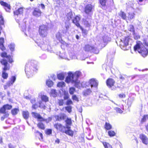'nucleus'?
<instances>
[{"instance_id":"nucleus-16","label":"nucleus","mask_w":148,"mask_h":148,"mask_svg":"<svg viewBox=\"0 0 148 148\" xmlns=\"http://www.w3.org/2000/svg\"><path fill=\"white\" fill-rule=\"evenodd\" d=\"M54 127L57 130L62 132H64L66 127L62 126L61 124L59 123H57L54 125Z\"/></svg>"},{"instance_id":"nucleus-39","label":"nucleus","mask_w":148,"mask_h":148,"mask_svg":"<svg viewBox=\"0 0 148 148\" xmlns=\"http://www.w3.org/2000/svg\"><path fill=\"white\" fill-rule=\"evenodd\" d=\"M19 111L18 109L17 108H14L11 111V113L13 115L16 114Z\"/></svg>"},{"instance_id":"nucleus-51","label":"nucleus","mask_w":148,"mask_h":148,"mask_svg":"<svg viewBox=\"0 0 148 148\" xmlns=\"http://www.w3.org/2000/svg\"><path fill=\"white\" fill-rule=\"evenodd\" d=\"M80 27L81 29L82 30V33L83 35H86L88 33V31L86 29H83L81 27Z\"/></svg>"},{"instance_id":"nucleus-6","label":"nucleus","mask_w":148,"mask_h":148,"mask_svg":"<svg viewBox=\"0 0 148 148\" xmlns=\"http://www.w3.org/2000/svg\"><path fill=\"white\" fill-rule=\"evenodd\" d=\"M48 27L45 25H42L39 26V34L42 37L47 36L48 33Z\"/></svg>"},{"instance_id":"nucleus-42","label":"nucleus","mask_w":148,"mask_h":148,"mask_svg":"<svg viewBox=\"0 0 148 148\" xmlns=\"http://www.w3.org/2000/svg\"><path fill=\"white\" fill-rule=\"evenodd\" d=\"M65 84L63 82H59L57 84V86L59 87H63L65 86Z\"/></svg>"},{"instance_id":"nucleus-36","label":"nucleus","mask_w":148,"mask_h":148,"mask_svg":"<svg viewBox=\"0 0 148 148\" xmlns=\"http://www.w3.org/2000/svg\"><path fill=\"white\" fill-rule=\"evenodd\" d=\"M105 128L107 130H110L112 128V125L109 123L106 122L105 123Z\"/></svg>"},{"instance_id":"nucleus-9","label":"nucleus","mask_w":148,"mask_h":148,"mask_svg":"<svg viewBox=\"0 0 148 148\" xmlns=\"http://www.w3.org/2000/svg\"><path fill=\"white\" fill-rule=\"evenodd\" d=\"M115 83V81L112 78L108 79L106 82L107 86L112 90H114L116 89V87L114 86Z\"/></svg>"},{"instance_id":"nucleus-58","label":"nucleus","mask_w":148,"mask_h":148,"mask_svg":"<svg viewBox=\"0 0 148 148\" xmlns=\"http://www.w3.org/2000/svg\"><path fill=\"white\" fill-rule=\"evenodd\" d=\"M58 103L59 106H62L64 103L63 100L62 99L59 100L58 101Z\"/></svg>"},{"instance_id":"nucleus-52","label":"nucleus","mask_w":148,"mask_h":148,"mask_svg":"<svg viewBox=\"0 0 148 148\" xmlns=\"http://www.w3.org/2000/svg\"><path fill=\"white\" fill-rule=\"evenodd\" d=\"M133 34L134 35V38L135 39L137 40L140 38V36L138 34H136L135 32Z\"/></svg>"},{"instance_id":"nucleus-28","label":"nucleus","mask_w":148,"mask_h":148,"mask_svg":"<svg viewBox=\"0 0 148 148\" xmlns=\"http://www.w3.org/2000/svg\"><path fill=\"white\" fill-rule=\"evenodd\" d=\"M22 115L24 118L25 119H28L29 116V113L27 111H23Z\"/></svg>"},{"instance_id":"nucleus-31","label":"nucleus","mask_w":148,"mask_h":148,"mask_svg":"<svg viewBox=\"0 0 148 148\" xmlns=\"http://www.w3.org/2000/svg\"><path fill=\"white\" fill-rule=\"evenodd\" d=\"M40 47L43 50H47L48 51H51L48 49V47L47 45L46 44H42L41 46H40Z\"/></svg>"},{"instance_id":"nucleus-21","label":"nucleus","mask_w":148,"mask_h":148,"mask_svg":"<svg viewBox=\"0 0 148 148\" xmlns=\"http://www.w3.org/2000/svg\"><path fill=\"white\" fill-rule=\"evenodd\" d=\"M0 3L1 5L5 7V9L7 12H10L11 8L10 5L9 4L1 1H0Z\"/></svg>"},{"instance_id":"nucleus-35","label":"nucleus","mask_w":148,"mask_h":148,"mask_svg":"<svg viewBox=\"0 0 148 148\" xmlns=\"http://www.w3.org/2000/svg\"><path fill=\"white\" fill-rule=\"evenodd\" d=\"M41 99L42 101L46 102L48 101V97L46 95H43L41 96Z\"/></svg>"},{"instance_id":"nucleus-43","label":"nucleus","mask_w":148,"mask_h":148,"mask_svg":"<svg viewBox=\"0 0 148 148\" xmlns=\"http://www.w3.org/2000/svg\"><path fill=\"white\" fill-rule=\"evenodd\" d=\"M142 10V8L140 7H139L136 8V9H134V10H133V11H134L136 13H139L141 12Z\"/></svg>"},{"instance_id":"nucleus-59","label":"nucleus","mask_w":148,"mask_h":148,"mask_svg":"<svg viewBox=\"0 0 148 148\" xmlns=\"http://www.w3.org/2000/svg\"><path fill=\"white\" fill-rule=\"evenodd\" d=\"M66 104L67 105L72 104H73L72 101L71 99H68L66 103Z\"/></svg>"},{"instance_id":"nucleus-23","label":"nucleus","mask_w":148,"mask_h":148,"mask_svg":"<svg viewBox=\"0 0 148 148\" xmlns=\"http://www.w3.org/2000/svg\"><path fill=\"white\" fill-rule=\"evenodd\" d=\"M23 11V8L21 7L18 10L14 12L15 15L18 16L19 15H22Z\"/></svg>"},{"instance_id":"nucleus-50","label":"nucleus","mask_w":148,"mask_h":148,"mask_svg":"<svg viewBox=\"0 0 148 148\" xmlns=\"http://www.w3.org/2000/svg\"><path fill=\"white\" fill-rule=\"evenodd\" d=\"M75 91V89L74 87L70 88L69 90V92L71 95H73Z\"/></svg>"},{"instance_id":"nucleus-56","label":"nucleus","mask_w":148,"mask_h":148,"mask_svg":"<svg viewBox=\"0 0 148 148\" xmlns=\"http://www.w3.org/2000/svg\"><path fill=\"white\" fill-rule=\"evenodd\" d=\"M65 121L66 124L68 125H70L71 123V119L68 118Z\"/></svg>"},{"instance_id":"nucleus-24","label":"nucleus","mask_w":148,"mask_h":148,"mask_svg":"<svg viewBox=\"0 0 148 148\" xmlns=\"http://www.w3.org/2000/svg\"><path fill=\"white\" fill-rule=\"evenodd\" d=\"M66 116V115L64 114H61L59 115L56 116L55 118L57 120L60 121L64 119Z\"/></svg>"},{"instance_id":"nucleus-61","label":"nucleus","mask_w":148,"mask_h":148,"mask_svg":"<svg viewBox=\"0 0 148 148\" xmlns=\"http://www.w3.org/2000/svg\"><path fill=\"white\" fill-rule=\"evenodd\" d=\"M52 133V130L51 129H47L46 131V133L47 134L49 135Z\"/></svg>"},{"instance_id":"nucleus-20","label":"nucleus","mask_w":148,"mask_h":148,"mask_svg":"<svg viewBox=\"0 0 148 148\" xmlns=\"http://www.w3.org/2000/svg\"><path fill=\"white\" fill-rule=\"evenodd\" d=\"M70 127L66 125V127L63 132L69 136H72L73 135V132L70 129Z\"/></svg>"},{"instance_id":"nucleus-4","label":"nucleus","mask_w":148,"mask_h":148,"mask_svg":"<svg viewBox=\"0 0 148 148\" xmlns=\"http://www.w3.org/2000/svg\"><path fill=\"white\" fill-rule=\"evenodd\" d=\"M130 39L129 37H125L122 39L121 40L119 43L120 48L124 50H129L130 48V46L129 44V42Z\"/></svg>"},{"instance_id":"nucleus-48","label":"nucleus","mask_w":148,"mask_h":148,"mask_svg":"<svg viewBox=\"0 0 148 148\" xmlns=\"http://www.w3.org/2000/svg\"><path fill=\"white\" fill-rule=\"evenodd\" d=\"M114 110L116 111V112L117 113L121 114L123 112L122 110L120 108H114Z\"/></svg>"},{"instance_id":"nucleus-41","label":"nucleus","mask_w":148,"mask_h":148,"mask_svg":"<svg viewBox=\"0 0 148 148\" xmlns=\"http://www.w3.org/2000/svg\"><path fill=\"white\" fill-rule=\"evenodd\" d=\"M148 119V115H144L143 118H142L141 121V123H143L145 122Z\"/></svg>"},{"instance_id":"nucleus-55","label":"nucleus","mask_w":148,"mask_h":148,"mask_svg":"<svg viewBox=\"0 0 148 148\" xmlns=\"http://www.w3.org/2000/svg\"><path fill=\"white\" fill-rule=\"evenodd\" d=\"M0 23L1 25H4L3 18L1 15L0 14Z\"/></svg>"},{"instance_id":"nucleus-26","label":"nucleus","mask_w":148,"mask_h":148,"mask_svg":"<svg viewBox=\"0 0 148 148\" xmlns=\"http://www.w3.org/2000/svg\"><path fill=\"white\" fill-rule=\"evenodd\" d=\"M92 92V91L90 89H88L84 90L82 93L84 95L87 96L90 95Z\"/></svg>"},{"instance_id":"nucleus-53","label":"nucleus","mask_w":148,"mask_h":148,"mask_svg":"<svg viewBox=\"0 0 148 148\" xmlns=\"http://www.w3.org/2000/svg\"><path fill=\"white\" fill-rule=\"evenodd\" d=\"M69 94L67 92L65 91L64 93V99H67L69 98Z\"/></svg>"},{"instance_id":"nucleus-47","label":"nucleus","mask_w":148,"mask_h":148,"mask_svg":"<svg viewBox=\"0 0 148 148\" xmlns=\"http://www.w3.org/2000/svg\"><path fill=\"white\" fill-rule=\"evenodd\" d=\"M38 127L41 129H44L45 128L44 125L42 123L40 122L38 124Z\"/></svg>"},{"instance_id":"nucleus-63","label":"nucleus","mask_w":148,"mask_h":148,"mask_svg":"<svg viewBox=\"0 0 148 148\" xmlns=\"http://www.w3.org/2000/svg\"><path fill=\"white\" fill-rule=\"evenodd\" d=\"M38 105L36 103L33 104L32 106V108L34 109H36L38 107Z\"/></svg>"},{"instance_id":"nucleus-12","label":"nucleus","mask_w":148,"mask_h":148,"mask_svg":"<svg viewBox=\"0 0 148 148\" xmlns=\"http://www.w3.org/2000/svg\"><path fill=\"white\" fill-rule=\"evenodd\" d=\"M89 83L91 88H93L95 89H96L98 84V82L97 80L95 79L92 78L89 80Z\"/></svg>"},{"instance_id":"nucleus-17","label":"nucleus","mask_w":148,"mask_h":148,"mask_svg":"<svg viewBox=\"0 0 148 148\" xmlns=\"http://www.w3.org/2000/svg\"><path fill=\"white\" fill-rule=\"evenodd\" d=\"M108 0H100V3L102 5V8L103 9L106 10L110 8V5H106V3Z\"/></svg>"},{"instance_id":"nucleus-22","label":"nucleus","mask_w":148,"mask_h":148,"mask_svg":"<svg viewBox=\"0 0 148 148\" xmlns=\"http://www.w3.org/2000/svg\"><path fill=\"white\" fill-rule=\"evenodd\" d=\"M16 80V77L15 76H12L10 78L9 81L7 83V85L8 86H10L13 85Z\"/></svg>"},{"instance_id":"nucleus-10","label":"nucleus","mask_w":148,"mask_h":148,"mask_svg":"<svg viewBox=\"0 0 148 148\" xmlns=\"http://www.w3.org/2000/svg\"><path fill=\"white\" fill-rule=\"evenodd\" d=\"M97 43L98 44H102L103 42L106 43L110 40V38L105 35L103 37H97Z\"/></svg>"},{"instance_id":"nucleus-44","label":"nucleus","mask_w":148,"mask_h":148,"mask_svg":"<svg viewBox=\"0 0 148 148\" xmlns=\"http://www.w3.org/2000/svg\"><path fill=\"white\" fill-rule=\"evenodd\" d=\"M50 93L51 95L54 97H56L57 95V92L55 90L52 89Z\"/></svg>"},{"instance_id":"nucleus-60","label":"nucleus","mask_w":148,"mask_h":148,"mask_svg":"<svg viewBox=\"0 0 148 148\" xmlns=\"http://www.w3.org/2000/svg\"><path fill=\"white\" fill-rule=\"evenodd\" d=\"M7 60H8V61L10 62V63H12V58L10 56H8L7 57V58H6Z\"/></svg>"},{"instance_id":"nucleus-1","label":"nucleus","mask_w":148,"mask_h":148,"mask_svg":"<svg viewBox=\"0 0 148 148\" xmlns=\"http://www.w3.org/2000/svg\"><path fill=\"white\" fill-rule=\"evenodd\" d=\"M82 76V73L79 71H77L74 73L73 74L71 72L68 73V76L66 77L65 82L69 83L71 82L74 84L75 86L78 88L81 87H84L85 86L84 84V82L81 83L78 80V78Z\"/></svg>"},{"instance_id":"nucleus-64","label":"nucleus","mask_w":148,"mask_h":148,"mask_svg":"<svg viewBox=\"0 0 148 148\" xmlns=\"http://www.w3.org/2000/svg\"><path fill=\"white\" fill-rule=\"evenodd\" d=\"M8 56H7V53L5 52H3V53H2L1 54V56L2 57H6V58H7V57Z\"/></svg>"},{"instance_id":"nucleus-45","label":"nucleus","mask_w":148,"mask_h":148,"mask_svg":"<svg viewBox=\"0 0 148 148\" xmlns=\"http://www.w3.org/2000/svg\"><path fill=\"white\" fill-rule=\"evenodd\" d=\"M102 143L104 146L105 148H112V146L109 143L106 142H102Z\"/></svg>"},{"instance_id":"nucleus-40","label":"nucleus","mask_w":148,"mask_h":148,"mask_svg":"<svg viewBox=\"0 0 148 148\" xmlns=\"http://www.w3.org/2000/svg\"><path fill=\"white\" fill-rule=\"evenodd\" d=\"M128 29L129 31L132 32L133 33V34L134 33L135 30L134 27L133 25H130L129 26Z\"/></svg>"},{"instance_id":"nucleus-2","label":"nucleus","mask_w":148,"mask_h":148,"mask_svg":"<svg viewBox=\"0 0 148 148\" xmlns=\"http://www.w3.org/2000/svg\"><path fill=\"white\" fill-rule=\"evenodd\" d=\"M36 62L32 61L27 63L25 67V71L28 77L32 76L37 70Z\"/></svg>"},{"instance_id":"nucleus-57","label":"nucleus","mask_w":148,"mask_h":148,"mask_svg":"<svg viewBox=\"0 0 148 148\" xmlns=\"http://www.w3.org/2000/svg\"><path fill=\"white\" fill-rule=\"evenodd\" d=\"M66 110L69 113L71 111V106H68L66 107Z\"/></svg>"},{"instance_id":"nucleus-11","label":"nucleus","mask_w":148,"mask_h":148,"mask_svg":"<svg viewBox=\"0 0 148 148\" xmlns=\"http://www.w3.org/2000/svg\"><path fill=\"white\" fill-rule=\"evenodd\" d=\"M32 114L34 117L37 118L39 121H45L47 123L49 121L51 120V118H49L48 121H47V119H43L39 114L37 113L32 112Z\"/></svg>"},{"instance_id":"nucleus-7","label":"nucleus","mask_w":148,"mask_h":148,"mask_svg":"<svg viewBox=\"0 0 148 148\" xmlns=\"http://www.w3.org/2000/svg\"><path fill=\"white\" fill-rule=\"evenodd\" d=\"M84 50L86 51L93 52L95 54H98L99 53V50L96 47L89 44L85 45L84 47Z\"/></svg>"},{"instance_id":"nucleus-38","label":"nucleus","mask_w":148,"mask_h":148,"mask_svg":"<svg viewBox=\"0 0 148 148\" xmlns=\"http://www.w3.org/2000/svg\"><path fill=\"white\" fill-rule=\"evenodd\" d=\"M67 17L68 20H70V19L72 18L73 17V14L72 12H70L68 13L67 15Z\"/></svg>"},{"instance_id":"nucleus-14","label":"nucleus","mask_w":148,"mask_h":148,"mask_svg":"<svg viewBox=\"0 0 148 148\" xmlns=\"http://www.w3.org/2000/svg\"><path fill=\"white\" fill-rule=\"evenodd\" d=\"M139 138L143 143L146 145L148 144V138L145 135L143 134H140Z\"/></svg>"},{"instance_id":"nucleus-29","label":"nucleus","mask_w":148,"mask_h":148,"mask_svg":"<svg viewBox=\"0 0 148 148\" xmlns=\"http://www.w3.org/2000/svg\"><path fill=\"white\" fill-rule=\"evenodd\" d=\"M69 23L68 22H66L65 23V29L64 31H63V34H66V33L67 32V31L69 29Z\"/></svg>"},{"instance_id":"nucleus-46","label":"nucleus","mask_w":148,"mask_h":148,"mask_svg":"<svg viewBox=\"0 0 148 148\" xmlns=\"http://www.w3.org/2000/svg\"><path fill=\"white\" fill-rule=\"evenodd\" d=\"M8 47L11 51H13L14 50L15 45L14 43H11L10 44Z\"/></svg>"},{"instance_id":"nucleus-25","label":"nucleus","mask_w":148,"mask_h":148,"mask_svg":"<svg viewBox=\"0 0 148 148\" xmlns=\"http://www.w3.org/2000/svg\"><path fill=\"white\" fill-rule=\"evenodd\" d=\"M119 15L123 19L125 20L127 19V17L126 16V14L124 12L121 11L119 12Z\"/></svg>"},{"instance_id":"nucleus-32","label":"nucleus","mask_w":148,"mask_h":148,"mask_svg":"<svg viewBox=\"0 0 148 148\" xmlns=\"http://www.w3.org/2000/svg\"><path fill=\"white\" fill-rule=\"evenodd\" d=\"M83 23L86 27H89L90 26V23H89L88 21L86 19H83Z\"/></svg>"},{"instance_id":"nucleus-49","label":"nucleus","mask_w":148,"mask_h":148,"mask_svg":"<svg viewBox=\"0 0 148 148\" xmlns=\"http://www.w3.org/2000/svg\"><path fill=\"white\" fill-rule=\"evenodd\" d=\"M108 134L110 136H113L115 135V133L114 131L111 130L108 132Z\"/></svg>"},{"instance_id":"nucleus-62","label":"nucleus","mask_w":148,"mask_h":148,"mask_svg":"<svg viewBox=\"0 0 148 148\" xmlns=\"http://www.w3.org/2000/svg\"><path fill=\"white\" fill-rule=\"evenodd\" d=\"M42 102L40 101L39 103V107L43 108L44 109H46V107L45 105H42Z\"/></svg>"},{"instance_id":"nucleus-3","label":"nucleus","mask_w":148,"mask_h":148,"mask_svg":"<svg viewBox=\"0 0 148 148\" xmlns=\"http://www.w3.org/2000/svg\"><path fill=\"white\" fill-rule=\"evenodd\" d=\"M135 51H137L142 56L145 57L148 54V51L147 49L144 47L142 42L138 41L137 42L136 45L134 47Z\"/></svg>"},{"instance_id":"nucleus-15","label":"nucleus","mask_w":148,"mask_h":148,"mask_svg":"<svg viewBox=\"0 0 148 148\" xmlns=\"http://www.w3.org/2000/svg\"><path fill=\"white\" fill-rule=\"evenodd\" d=\"M81 17L80 15H77L72 19L73 23L75 24L78 27H80L79 21L80 20Z\"/></svg>"},{"instance_id":"nucleus-33","label":"nucleus","mask_w":148,"mask_h":148,"mask_svg":"<svg viewBox=\"0 0 148 148\" xmlns=\"http://www.w3.org/2000/svg\"><path fill=\"white\" fill-rule=\"evenodd\" d=\"M46 85L49 87H51L53 85V82L50 79L47 80L46 82Z\"/></svg>"},{"instance_id":"nucleus-13","label":"nucleus","mask_w":148,"mask_h":148,"mask_svg":"<svg viewBox=\"0 0 148 148\" xmlns=\"http://www.w3.org/2000/svg\"><path fill=\"white\" fill-rule=\"evenodd\" d=\"M93 6L90 4L86 6L84 8V12L87 14H90L92 13Z\"/></svg>"},{"instance_id":"nucleus-34","label":"nucleus","mask_w":148,"mask_h":148,"mask_svg":"<svg viewBox=\"0 0 148 148\" xmlns=\"http://www.w3.org/2000/svg\"><path fill=\"white\" fill-rule=\"evenodd\" d=\"M62 35L60 34V32L57 33L56 35V38L60 42L61 41H62Z\"/></svg>"},{"instance_id":"nucleus-5","label":"nucleus","mask_w":148,"mask_h":148,"mask_svg":"<svg viewBox=\"0 0 148 148\" xmlns=\"http://www.w3.org/2000/svg\"><path fill=\"white\" fill-rule=\"evenodd\" d=\"M1 62L2 64L4 65L3 70L2 71V76L4 79H6L8 77V74L5 72V71L9 70L10 66L8 65V63L6 60L4 59L1 60Z\"/></svg>"},{"instance_id":"nucleus-18","label":"nucleus","mask_w":148,"mask_h":148,"mask_svg":"<svg viewBox=\"0 0 148 148\" xmlns=\"http://www.w3.org/2000/svg\"><path fill=\"white\" fill-rule=\"evenodd\" d=\"M42 13L41 10L38 8H35L32 12L33 15L36 17H38L41 16Z\"/></svg>"},{"instance_id":"nucleus-30","label":"nucleus","mask_w":148,"mask_h":148,"mask_svg":"<svg viewBox=\"0 0 148 148\" xmlns=\"http://www.w3.org/2000/svg\"><path fill=\"white\" fill-rule=\"evenodd\" d=\"M66 74L65 73H62L57 75V77L58 79L60 80L63 79Z\"/></svg>"},{"instance_id":"nucleus-8","label":"nucleus","mask_w":148,"mask_h":148,"mask_svg":"<svg viewBox=\"0 0 148 148\" xmlns=\"http://www.w3.org/2000/svg\"><path fill=\"white\" fill-rule=\"evenodd\" d=\"M130 5V7H127V10L128 15L127 17L129 20H131L134 18L135 15V14L133 11V10H134V8H133L132 6L134 5L133 4H131Z\"/></svg>"},{"instance_id":"nucleus-27","label":"nucleus","mask_w":148,"mask_h":148,"mask_svg":"<svg viewBox=\"0 0 148 148\" xmlns=\"http://www.w3.org/2000/svg\"><path fill=\"white\" fill-rule=\"evenodd\" d=\"M4 42V38H0V48L3 51L5 49V47L3 45Z\"/></svg>"},{"instance_id":"nucleus-37","label":"nucleus","mask_w":148,"mask_h":148,"mask_svg":"<svg viewBox=\"0 0 148 148\" xmlns=\"http://www.w3.org/2000/svg\"><path fill=\"white\" fill-rule=\"evenodd\" d=\"M59 56L62 59L67 60H69L68 58L66 56V55L65 53H63L62 54L61 53L60 54Z\"/></svg>"},{"instance_id":"nucleus-54","label":"nucleus","mask_w":148,"mask_h":148,"mask_svg":"<svg viewBox=\"0 0 148 148\" xmlns=\"http://www.w3.org/2000/svg\"><path fill=\"white\" fill-rule=\"evenodd\" d=\"M72 99L74 101H76L77 102L79 101L78 98L75 95H73L72 96Z\"/></svg>"},{"instance_id":"nucleus-19","label":"nucleus","mask_w":148,"mask_h":148,"mask_svg":"<svg viewBox=\"0 0 148 148\" xmlns=\"http://www.w3.org/2000/svg\"><path fill=\"white\" fill-rule=\"evenodd\" d=\"M12 108V106L9 104L4 105L0 109V112L1 113H4L5 112L6 110H10Z\"/></svg>"}]
</instances>
